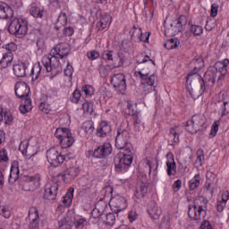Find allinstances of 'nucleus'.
<instances>
[{
	"label": "nucleus",
	"instance_id": "ea45409f",
	"mask_svg": "<svg viewBox=\"0 0 229 229\" xmlns=\"http://www.w3.org/2000/svg\"><path fill=\"white\" fill-rule=\"evenodd\" d=\"M192 64H194L193 72H196V74H198V71L203 69V67L205 66V63L203 62V58L201 57L193 59Z\"/></svg>",
	"mask_w": 229,
	"mask_h": 229
},
{
	"label": "nucleus",
	"instance_id": "f8f14e48",
	"mask_svg": "<svg viewBox=\"0 0 229 229\" xmlns=\"http://www.w3.org/2000/svg\"><path fill=\"white\" fill-rule=\"evenodd\" d=\"M201 124H203L201 115L195 114L191 117V120L187 121L185 130L191 134L198 133V131H199V126H201Z\"/></svg>",
	"mask_w": 229,
	"mask_h": 229
},
{
	"label": "nucleus",
	"instance_id": "f3484780",
	"mask_svg": "<svg viewBox=\"0 0 229 229\" xmlns=\"http://www.w3.org/2000/svg\"><path fill=\"white\" fill-rule=\"evenodd\" d=\"M72 198H74V189L71 188L62 198L59 206L57 207L58 210H64V208L71 207V205H72Z\"/></svg>",
	"mask_w": 229,
	"mask_h": 229
},
{
	"label": "nucleus",
	"instance_id": "3c124183",
	"mask_svg": "<svg viewBox=\"0 0 229 229\" xmlns=\"http://www.w3.org/2000/svg\"><path fill=\"white\" fill-rule=\"evenodd\" d=\"M127 110L128 115H131L132 117L139 114L137 112V105H133L131 102H127Z\"/></svg>",
	"mask_w": 229,
	"mask_h": 229
},
{
	"label": "nucleus",
	"instance_id": "6ab92c4d",
	"mask_svg": "<svg viewBox=\"0 0 229 229\" xmlns=\"http://www.w3.org/2000/svg\"><path fill=\"white\" fill-rule=\"evenodd\" d=\"M218 76H226L229 69V59H225L224 61H218L214 65Z\"/></svg>",
	"mask_w": 229,
	"mask_h": 229
},
{
	"label": "nucleus",
	"instance_id": "4c0bfd02",
	"mask_svg": "<svg viewBox=\"0 0 229 229\" xmlns=\"http://www.w3.org/2000/svg\"><path fill=\"white\" fill-rule=\"evenodd\" d=\"M201 182V176L199 174H196L190 182V190L195 191L199 187V183Z\"/></svg>",
	"mask_w": 229,
	"mask_h": 229
},
{
	"label": "nucleus",
	"instance_id": "a18cd8bd",
	"mask_svg": "<svg viewBox=\"0 0 229 229\" xmlns=\"http://www.w3.org/2000/svg\"><path fill=\"white\" fill-rule=\"evenodd\" d=\"M0 216L5 219H10V217H12V208H10L8 206L2 207L0 210Z\"/></svg>",
	"mask_w": 229,
	"mask_h": 229
},
{
	"label": "nucleus",
	"instance_id": "c756f323",
	"mask_svg": "<svg viewBox=\"0 0 229 229\" xmlns=\"http://www.w3.org/2000/svg\"><path fill=\"white\" fill-rule=\"evenodd\" d=\"M26 69H28V66L24 63L14 64L13 67V73L17 78H24L26 76Z\"/></svg>",
	"mask_w": 229,
	"mask_h": 229
},
{
	"label": "nucleus",
	"instance_id": "680f3d73",
	"mask_svg": "<svg viewBox=\"0 0 229 229\" xmlns=\"http://www.w3.org/2000/svg\"><path fill=\"white\" fill-rule=\"evenodd\" d=\"M99 56H100L99 52L96 50H91L87 53V57L89 58V60H98Z\"/></svg>",
	"mask_w": 229,
	"mask_h": 229
},
{
	"label": "nucleus",
	"instance_id": "9b49d317",
	"mask_svg": "<svg viewBox=\"0 0 229 229\" xmlns=\"http://www.w3.org/2000/svg\"><path fill=\"white\" fill-rule=\"evenodd\" d=\"M111 83L117 92H126V77L123 73H116L111 78Z\"/></svg>",
	"mask_w": 229,
	"mask_h": 229
},
{
	"label": "nucleus",
	"instance_id": "aec40b11",
	"mask_svg": "<svg viewBox=\"0 0 229 229\" xmlns=\"http://www.w3.org/2000/svg\"><path fill=\"white\" fill-rule=\"evenodd\" d=\"M166 173L168 176H176V163L174 162V155L168 153L166 155Z\"/></svg>",
	"mask_w": 229,
	"mask_h": 229
},
{
	"label": "nucleus",
	"instance_id": "39448f33",
	"mask_svg": "<svg viewBox=\"0 0 229 229\" xmlns=\"http://www.w3.org/2000/svg\"><path fill=\"white\" fill-rule=\"evenodd\" d=\"M134 75L136 78H140L142 85H144L145 92L153 91V87L155 86L157 77L155 74H151L149 68H146V66H144L141 69H138L134 72Z\"/></svg>",
	"mask_w": 229,
	"mask_h": 229
},
{
	"label": "nucleus",
	"instance_id": "de8ad7c7",
	"mask_svg": "<svg viewBox=\"0 0 229 229\" xmlns=\"http://www.w3.org/2000/svg\"><path fill=\"white\" fill-rule=\"evenodd\" d=\"M170 137L173 138V140L175 144H178V142H180V134L178 131V127L170 129Z\"/></svg>",
	"mask_w": 229,
	"mask_h": 229
},
{
	"label": "nucleus",
	"instance_id": "1a4fd4ad",
	"mask_svg": "<svg viewBox=\"0 0 229 229\" xmlns=\"http://www.w3.org/2000/svg\"><path fill=\"white\" fill-rule=\"evenodd\" d=\"M186 25L187 17H185V15H182L170 24L171 28L165 30V35H167L168 37H174L177 33H182L183 30H185Z\"/></svg>",
	"mask_w": 229,
	"mask_h": 229
},
{
	"label": "nucleus",
	"instance_id": "2eb2a0df",
	"mask_svg": "<svg viewBox=\"0 0 229 229\" xmlns=\"http://www.w3.org/2000/svg\"><path fill=\"white\" fill-rule=\"evenodd\" d=\"M19 150L22 155L27 157V158H31L37 155V148L30 146V140H24L20 143Z\"/></svg>",
	"mask_w": 229,
	"mask_h": 229
},
{
	"label": "nucleus",
	"instance_id": "0e129e2a",
	"mask_svg": "<svg viewBox=\"0 0 229 229\" xmlns=\"http://www.w3.org/2000/svg\"><path fill=\"white\" fill-rule=\"evenodd\" d=\"M64 76L72 77V72H74V68L71 65V63H67L66 68L64 69Z\"/></svg>",
	"mask_w": 229,
	"mask_h": 229
},
{
	"label": "nucleus",
	"instance_id": "dca6fc26",
	"mask_svg": "<svg viewBox=\"0 0 229 229\" xmlns=\"http://www.w3.org/2000/svg\"><path fill=\"white\" fill-rule=\"evenodd\" d=\"M112 153V145L110 143H104L98 147L94 152L93 157L95 158H106L108 155Z\"/></svg>",
	"mask_w": 229,
	"mask_h": 229
},
{
	"label": "nucleus",
	"instance_id": "603ef678",
	"mask_svg": "<svg viewBox=\"0 0 229 229\" xmlns=\"http://www.w3.org/2000/svg\"><path fill=\"white\" fill-rule=\"evenodd\" d=\"M81 98V91H80L79 89H75L72 94V97L70 98V100L72 101V103H80V99Z\"/></svg>",
	"mask_w": 229,
	"mask_h": 229
},
{
	"label": "nucleus",
	"instance_id": "09e8293b",
	"mask_svg": "<svg viewBox=\"0 0 229 229\" xmlns=\"http://www.w3.org/2000/svg\"><path fill=\"white\" fill-rule=\"evenodd\" d=\"M87 225V219L86 218H79L74 221L73 226L75 229H83Z\"/></svg>",
	"mask_w": 229,
	"mask_h": 229
},
{
	"label": "nucleus",
	"instance_id": "f257e3e1",
	"mask_svg": "<svg viewBox=\"0 0 229 229\" xmlns=\"http://www.w3.org/2000/svg\"><path fill=\"white\" fill-rule=\"evenodd\" d=\"M216 80H221V75L217 74V71L209 70L205 72L204 78L199 73L190 72L187 75L186 83L191 85V90L190 94L192 99H198L207 92V89H210L216 84Z\"/></svg>",
	"mask_w": 229,
	"mask_h": 229
},
{
	"label": "nucleus",
	"instance_id": "a878e982",
	"mask_svg": "<svg viewBox=\"0 0 229 229\" xmlns=\"http://www.w3.org/2000/svg\"><path fill=\"white\" fill-rule=\"evenodd\" d=\"M13 10L5 3L0 2V19H12Z\"/></svg>",
	"mask_w": 229,
	"mask_h": 229
},
{
	"label": "nucleus",
	"instance_id": "49530a36",
	"mask_svg": "<svg viewBox=\"0 0 229 229\" xmlns=\"http://www.w3.org/2000/svg\"><path fill=\"white\" fill-rule=\"evenodd\" d=\"M118 64L114 63V67H123L128 62V56L123 53H118Z\"/></svg>",
	"mask_w": 229,
	"mask_h": 229
},
{
	"label": "nucleus",
	"instance_id": "c03bdc74",
	"mask_svg": "<svg viewBox=\"0 0 229 229\" xmlns=\"http://www.w3.org/2000/svg\"><path fill=\"white\" fill-rule=\"evenodd\" d=\"M71 228V224L67 220V217L61 216L58 219V229H69Z\"/></svg>",
	"mask_w": 229,
	"mask_h": 229
},
{
	"label": "nucleus",
	"instance_id": "2f4dec72",
	"mask_svg": "<svg viewBox=\"0 0 229 229\" xmlns=\"http://www.w3.org/2000/svg\"><path fill=\"white\" fill-rule=\"evenodd\" d=\"M148 210L151 217H160V216H162V208L157 206V203H155V201H151L149 203Z\"/></svg>",
	"mask_w": 229,
	"mask_h": 229
},
{
	"label": "nucleus",
	"instance_id": "37998d69",
	"mask_svg": "<svg viewBox=\"0 0 229 229\" xmlns=\"http://www.w3.org/2000/svg\"><path fill=\"white\" fill-rule=\"evenodd\" d=\"M136 62L137 64H146L147 62H149V64H152V65H155V62L153 60H151V58L148 57V55H139L136 57Z\"/></svg>",
	"mask_w": 229,
	"mask_h": 229
},
{
	"label": "nucleus",
	"instance_id": "423d86ee",
	"mask_svg": "<svg viewBox=\"0 0 229 229\" xmlns=\"http://www.w3.org/2000/svg\"><path fill=\"white\" fill-rule=\"evenodd\" d=\"M8 31L11 35H15L17 38H23L28 33V21L22 18L13 19L9 25Z\"/></svg>",
	"mask_w": 229,
	"mask_h": 229
},
{
	"label": "nucleus",
	"instance_id": "f704fd0d",
	"mask_svg": "<svg viewBox=\"0 0 229 229\" xmlns=\"http://www.w3.org/2000/svg\"><path fill=\"white\" fill-rule=\"evenodd\" d=\"M102 221L107 226H114V225H115V214L114 213H108L106 215L104 214L102 216Z\"/></svg>",
	"mask_w": 229,
	"mask_h": 229
},
{
	"label": "nucleus",
	"instance_id": "f03ea898",
	"mask_svg": "<svg viewBox=\"0 0 229 229\" xmlns=\"http://www.w3.org/2000/svg\"><path fill=\"white\" fill-rule=\"evenodd\" d=\"M115 148L117 149H124L127 154H123L122 157H115L114 165L118 173H126L131 163L133 162V156H131V149H130V131L120 128L117 130L115 137Z\"/></svg>",
	"mask_w": 229,
	"mask_h": 229
},
{
	"label": "nucleus",
	"instance_id": "a19ab883",
	"mask_svg": "<svg viewBox=\"0 0 229 229\" xmlns=\"http://www.w3.org/2000/svg\"><path fill=\"white\" fill-rule=\"evenodd\" d=\"M30 13V15H32V17H36L37 19H42L44 15V11L37 6H31Z\"/></svg>",
	"mask_w": 229,
	"mask_h": 229
},
{
	"label": "nucleus",
	"instance_id": "c9c22d12",
	"mask_svg": "<svg viewBox=\"0 0 229 229\" xmlns=\"http://www.w3.org/2000/svg\"><path fill=\"white\" fill-rule=\"evenodd\" d=\"M81 130H83V131H85L87 135H92V133L94 132V122H84L81 125Z\"/></svg>",
	"mask_w": 229,
	"mask_h": 229
},
{
	"label": "nucleus",
	"instance_id": "a211bd4d",
	"mask_svg": "<svg viewBox=\"0 0 229 229\" xmlns=\"http://www.w3.org/2000/svg\"><path fill=\"white\" fill-rule=\"evenodd\" d=\"M29 218L30 219V229H38L40 223V216H38V209L33 207L29 210Z\"/></svg>",
	"mask_w": 229,
	"mask_h": 229
},
{
	"label": "nucleus",
	"instance_id": "72a5a7b5",
	"mask_svg": "<svg viewBox=\"0 0 229 229\" xmlns=\"http://www.w3.org/2000/svg\"><path fill=\"white\" fill-rule=\"evenodd\" d=\"M40 74H42V65H40V63H38L31 69L30 76L32 81H37L40 78Z\"/></svg>",
	"mask_w": 229,
	"mask_h": 229
},
{
	"label": "nucleus",
	"instance_id": "cd10ccee",
	"mask_svg": "<svg viewBox=\"0 0 229 229\" xmlns=\"http://www.w3.org/2000/svg\"><path fill=\"white\" fill-rule=\"evenodd\" d=\"M130 33L132 38L138 37L140 42H149V32L142 33L141 29L133 27V30H131Z\"/></svg>",
	"mask_w": 229,
	"mask_h": 229
},
{
	"label": "nucleus",
	"instance_id": "bb28decb",
	"mask_svg": "<svg viewBox=\"0 0 229 229\" xmlns=\"http://www.w3.org/2000/svg\"><path fill=\"white\" fill-rule=\"evenodd\" d=\"M149 192V184L148 182H140L136 188L135 196L138 199L144 198Z\"/></svg>",
	"mask_w": 229,
	"mask_h": 229
},
{
	"label": "nucleus",
	"instance_id": "5701e85b",
	"mask_svg": "<svg viewBox=\"0 0 229 229\" xmlns=\"http://www.w3.org/2000/svg\"><path fill=\"white\" fill-rule=\"evenodd\" d=\"M112 203H114V207L117 208L114 210L115 214H119V212H123L125 210L128 204L126 203V199L121 196H116L112 199Z\"/></svg>",
	"mask_w": 229,
	"mask_h": 229
},
{
	"label": "nucleus",
	"instance_id": "7c9ffc66",
	"mask_svg": "<svg viewBox=\"0 0 229 229\" xmlns=\"http://www.w3.org/2000/svg\"><path fill=\"white\" fill-rule=\"evenodd\" d=\"M12 62H13V54L11 52L4 54L0 60V69H6V67H10L12 65Z\"/></svg>",
	"mask_w": 229,
	"mask_h": 229
},
{
	"label": "nucleus",
	"instance_id": "774afa93",
	"mask_svg": "<svg viewBox=\"0 0 229 229\" xmlns=\"http://www.w3.org/2000/svg\"><path fill=\"white\" fill-rule=\"evenodd\" d=\"M199 229H212V225L208 220H204L201 223Z\"/></svg>",
	"mask_w": 229,
	"mask_h": 229
},
{
	"label": "nucleus",
	"instance_id": "864d4df0",
	"mask_svg": "<svg viewBox=\"0 0 229 229\" xmlns=\"http://www.w3.org/2000/svg\"><path fill=\"white\" fill-rule=\"evenodd\" d=\"M36 46L38 51H42L43 49H46V42L44 41V38H42L41 34L38 37Z\"/></svg>",
	"mask_w": 229,
	"mask_h": 229
},
{
	"label": "nucleus",
	"instance_id": "69168bd1",
	"mask_svg": "<svg viewBox=\"0 0 229 229\" xmlns=\"http://www.w3.org/2000/svg\"><path fill=\"white\" fill-rule=\"evenodd\" d=\"M128 219L130 223H133V221H137V219H139V214H137V211L131 210L128 214Z\"/></svg>",
	"mask_w": 229,
	"mask_h": 229
},
{
	"label": "nucleus",
	"instance_id": "79ce46f5",
	"mask_svg": "<svg viewBox=\"0 0 229 229\" xmlns=\"http://www.w3.org/2000/svg\"><path fill=\"white\" fill-rule=\"evenodd\" d=\"M180 45V41L176 38H170L165 43V47L166 49H176Z\"/></svg>",
	"mask_w": 229,
	"mask_h": 229
},
{
	"label": "nucleus",
	"instance_id": "052dcab7",
	"mask_svg": "<svg viewBox=\"0 0 229 229\" xmlns=\"http://www.w3.org/2000/svg\"><path fill=\"white\" fill-rule=\"evenodd\" d=\"M57 24L61 26H65L67 24V14L65 13H61L57 18Z\"/></svg>",
	"mask_w": 229,
	"mask_h": 229
},
{
	"label": "nucleus",
	"instance_id": "0eeeda50",
	"mask_svg": "<svg viewBox=\"0 0 229 229\" xmlns=\"http://www.w3.org/2000/svg\"><path fill=\"white\" fill-rule=\"evenodd\" d=\"M55 135L64 148H71L74 144V137H72V133L68 128L56 129Z\"/></svg>",
	"mask_w": 229,
	"mask_h": 229
},
{
	"label": "nucleus",
	"instance_id": "8fccbe9b",
	"mask_svg": "<svg viewBox=\"0 0 229 229\" xmlns=\"http://www.w3.org/2000/svg\"><path fill=\"white\" fill-rule=\"evenodd\" d=\"M102 59L106 62H114V51L112 50H105L102 53Z\"/></svg>",
	"mask_w": 229,
	"mask_h": 229
},
{
	"label": "nucleus",
	"instance_id": "c85d7f7f",
	"mask_svg": "<svg viewBox=\"0 0 229 229\" xmlns=\"http://www.w3.org/2000/svg\"><path fill=\"white\" fill-rule=\"evenodd\" d=\"M111 23L112 16H110L109 14H106L102 16L98 22H97V28L98 31H103V30H106V28H108V26H110Z\"/></svg>",
	"mask_w": 229,
	"mask_h": 229
},
{
	"label": "nucleus",
	"instance_id": "4468645a",
	"mask_svg": "<svg viewBox=\"0 0 229 229\" xmlns=\"http://www.w3.org/2000/svg\"><path fill=\"white\" fill-rule=\"evenodd\" d=\"M58 196V183L47 182L45 186L44 199L49 201H55Z\"/></svg>",
	"mask_w": 229,
	"mask_h": 229
},
{
	"label": "nucleus",
	"instance_id": "58836bf2",
	"mask_svg": "<svg viewBox=\"0 0 229 229\" xmlns=\"http://www.w3.org/2000/svg\"><path fill=\"white\" fill-rule=\"evenodd\" d=\"M203 160H205V151L202 148L197 150V159L195 161V165L197 167H201L203 165Z\"/></svg>",
	"mask_w": 229,
	"mask_h": 229
},
{
	"label": "nucleus",
	"instance_id": "5fc2aeb1",
	"mask_svg": "<svg viewBox=\"0 0 229 229\" xmlns=\"http://www.w3.org/2000/svg\"><path fill=\"white\" fill-rule=\"evenodd\" d=\"M82 109L84 110L85 114H92L94 112V106L90 102H85L82 104Z\"/></svg>",
	"mask_w": 229,
	"mask_h": 229
},
{
	"label": "nucleus",
	"instance_id": "4d7b16f0",
	"mask_svg": "<svg viewBox=\"0 0 229 229\" xmlns=\"http://www.w3.org/2000/svg\"><path fill=\"white\" fill-rule=\"evenodd\" d=\"M223 107H222V113H221V117L220 121H223V118L229 114V102L228 101H224L223 102Z\"/></svg>",
	"mask_w": 229,
	"mask_h": 229
},
{
	"label": "nucleus",
	"instance_id": "473e14b6",
	"mask_svg": "<svg viewBox=\"0 0 229 229\" xmlns=\"http://www.w3.org/2000/svg\"><path fill=\"white\" fill-rule=\"evenodd\" d=\"M23 103L19 107L21 114H28V112H31L33 106L31 105V98H21Z\"/></svg>",
	"mask_w": 229,
	"mask_h": 229
},
{
	"label": "nucleus",
	"instance_id": "20e7f679",
	"mask_svg": "<svg viewBox=\"0 0 229 229\" xmlns=\"http://www.w3.org/2000/svg\"><path fill=\"white\" fill-rule=\"evenodd\" d=\"M208 200L203 196L198 197L194 201L193 205L189 206L188 215L191 219L199 223L201 219L207 217V204Z\"/></svg>",
	"mask_w": 229,
	"mask_h": 229
},
{
	"label": "nucleus",
	"instance_id": "ddd939ff",
	"mask_svg": "<svg viewBox=\"0 0 229 229\" xmlns=\"http://www.w3.org/2000/svg\"><path fill=\"white\" fill-rule=\"evenodd\" d=\"M15 95L17 98H20V99H26L29 98L28 96H30V86L22 81H19L15 83L14 86Z\"/></svg>",
	"mask_w": 229,
	"mask_h": 229
},
{
	"label": "nucleus",
	"instance_id": "7ed1b4c3",
	"mask_svg": "<svg viewBox=\"0 0 229 229\" xmlns=\"http://www.w3.org/2000/svg\"><path fill=\"white\" fill-rule=\"evenodd\" d=\"M71 49L69 45L65 43L58 44L54 47L50 52V57L45 56L42 59V64L46 68L47 72L50 73V78L60 74L63 71L62 64H60V58H65L70 53Z\"/></svg>",
	"mask_w": 229,
	"mask_h": 229
},
{
	"label": "nucleus",
	"instance_id": "393cba45",
	"mask_svg": "<svg viewBox=\"0 0 229 229\" xmlns=\"http://www.w3.org/2000/svg\"><path fill=\"white\" fill-rule=\"evenodd\" d=\"M112 131V126L106 122H102L97 129L98 137H107Z\"/></svg>",
	"mask_w": 229,
	"mask_h": 229
},
{
	"label": "nucleus",
	"instance_id": "e2e57ef3",
	"mask_svg": "<svg viewBox=\"0 0 229 229\" xmlns=\"http://www.w3.org/2000/svg\"><path fill=\"white\" fill-rule=\"evenodd\" d=\"M206 182L216 183V178H217V175H216V174H213L211 171H208L206 174Z\"/></svg>",
	"mask_w": 229,
	"mask_h": 229
},
{
	"label": "nucleus",
	"instance_id": "338daca9",
	"mask_svg": "<svg viewBox=\"0 0 229 229\" xmlns=\"http://www.w3.org/2000/svg\"><path fill=\"white\" fill-rule=\"evenodd\" d=\"M135 131H142L144 130V123H141L140 120L136 119L134 123Z\"/></svg>",
	"mask_w": 229,
	"mask_h": 229
},
{
	"label": "nucleus",
	"instance_id": "e433bc0d",
	"mask_svg": "<svg viewBox=\"0 0 229 229\" xmlns=\"http://www.w3.org/2000/svg\"><path fill=\"white\" fill-rule=\"evenodd\" d=\"M190 31L195 37H199V35L203 34V27L199 25L192 24V22L189 21Z\"/></svg>",
	"mask_w": 229,
	"mask_h": 229
},
{
	"label": "nucleus",
	"instance_id": "6e6552de",
	"mask_svg": "<svg viewBox=\"0 0 229 229\" xmlns=\"http://www.w3.org/2000/svg\"><path fill=\"white\" fill-rule=\"evenodd\" d=\"M186 25L187 17H185V15H182L170 24L171 28L165 30V35H167L168 37H174L177 33H182L183 30H185Z\"/></svg>",
	"mask_w": 229,
	"mask_h": 229
},
{
	"label": "nucleus",
	"instance_id": "bf43d9fd",
	"mask_svg": "<svg viewBox=\"0 0 229 229\" xmlns=\"http://www.w3.org/2000/svg\"><path fill=\"white\" fill-rule=\"evenodd\" d=\"M81 92H84L85 96H92L94 88L91 85H85L81 88Z\"/></svg>",
	"mask_w": 229,
	"mask_h": 229
},
{
	"label": "nucleus",
	"instance_id": "4be33fe9",
	"mask_svg": "<svg viewBox=\"0 0 229 229\" xmlns=\"http://www.w3.org/2000/svg\"><path fill=\"white\" fill-rule=\"evenodd\" d=\"M21 174V171L19 170V163L14 161L11 165L10 174L8 182L11 185H13L17 180H19V176Z\"/></svg>",
	"mask_w": 229,
	"mask_h": 229
},
{
	"label": "nucleus",
	"instance_id": "412c9836",
	"mask_svg": "<svg viewBox=\"0 0 229 229\" xmlns=\"http://www.w3.org/2000/svg\"><path fill=\"white\" fill-rule=\"evenodd\" d=\"M40 182H42V176L37 174L35 175L30 176L28 178L27 185H29V189L27 191H37V189H40Z\"/></svg>",
	"mask_w": 229,
	"mask_h": 229
},
{
	"label": "nucleus",
	"instance_id": "b1692460",
	"mask_svg": "<svg viewBox=\"0 0 229 229\" xmlns=\"http://www.w3.org/2000/svg\"><path fill=\"white\" fill-rule=\"evenodd\" d=\"M80 174V166H70L66 169L64 174H62L64 182L66 180H74L76 176Z\"/></svg>",
	"mask_w": 229,
	"mask_h": 229
},
{
	"label": "nucleus",
	"instance_id": "6e6d98bb",
	"mask_svg": "<svg viewBox=\"0 0 229 229\" xmlns=\"http://www.w3.org/2000/svg\"><path fill=\"white\" fill-rule=\"evenodd\" d=\"M217 131H219V120L214 122L212 124L209 137H216V135H217Z\"/></svg>",
	"mask_w": 229,
	"mask_h": 229
},
{
	"label": "nucleus",
	"instance_id": "13d9d810",
	"mask_svg": "<svg viewBox=\"0 0 229 229\" xmlns=\"http://www.w3.org/2000/svg\"><path fill=\"white\" fill-rule=\"evenodd\" d=\"M3 48L6 49V51H8L7 53H13V51H17V45L13 42H11L4 45Z\"/></svg>",
	"mask_w": 229,
	"mask_h": 229
},
{
	"label": "nucleus",
	"instance_id": "9d476101",
	"mask_svg": "<svg viewBox=\"0 0 229 229\" xmlns=\"http://www.w3.org/2000/svg\"><path fill=\"white\" fill-rule=\"evenodd\" d=\"M47 158L54 167H58V165H62L65 162L66 158L70 157L68 155H62L56 148H52L47 151Z\"/></svg>",
	"mask_w": 229,
	"mask_h": 229
}]
</instances>
